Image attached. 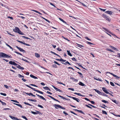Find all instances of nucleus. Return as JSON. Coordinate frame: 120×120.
Listing matches in <instances>:
<instances>
[{
    "label": "nucleus",
    "mask_w": 120,
    "mask_h": 120,
    "mask_svg": "<svg viewBox=\"0 0 120 120\" xmlns=\"http://www.w3.org/2000/svg\"><path fill=\"white\" fill-rule=\"evenodd\" d=\"M25 86H26L31 88V89L34 90V91H35L37 92H38L39 93H40L42 94H44V93L43 92L41 91H40L39 90H35V88L32 87H31L29 85L26 84V85H25Z\"/></svg>",
    "instance_id": "nucleus-1"
},
{
    "label": "nucleus",
    "mask_w": 120,
    "mask_h": 120,
    "mask_svg": "<svg viewBox=\"0 0 120 120\" xmlns=\"http://www.w3.org/2000/svg\"><path fill=\"white\" fill-rule=\"evenodd\" d=\"M53 106L55 107V108L56 109H58V108H60L64 110H65L66 109L64 107L61 106L60 105H59L55 104L53 105Z\"/></svg>",
    "instance_id": "nucleus-2"
},
{
    "label": "nucleus",
    "mask_w": 120,
    "mask_h": 120,
    "mask_svg": "<svg viewBox=\"0 0 120 120\" xmlns=\"http://www.w3.org/2000/svg\"><path fill=\"white\" fill-rule=\"evenodd\" d=\"M102 17L105 18L106 20L109 21L110 22V19L109 17V16H107V15L104 14L102 15Z\"/></svg>",
    "instance_id": "nucleus-3"
},
{
    "label": "nucleus",
    "mask_w": 120,
    "mask_h": 120,
    "mask_svg": "<svg viewBox=\"0 0 120 120\" xmlns=\"http://www.w3.org/2000/svg\"><path fill=\"white\" fill-rule=\"evenodd\" d=\"M67 96L68 97H69L70 98H72V99H74V100H75L77 102H79V101H80V100L78 98H76L75 97H71L70 96H67Z\"/></svg>",
    "instance_id": "nucleus-4"
},
{
    "label": "nucleus",
    "mask_w": 120,
    "mask_h": 120,
    "mask_svg": "<svg viewBox=\"0 0 120 120\" xmlns=\"http://www.w3.org/2000/svg\"><path fill=\"white\" fill-rule=\"evenodd\" d=\"M67 96L68 97H69L70 98H72V99H74V100H75L77 102H79V101H80V100L78 98H76L75 97H71L70 96H67Z\"/></svg>",
    "instance_id": "nucleus-5"
},
{
    "label": "nucleus",
    "mask_w": 120,
    "mask_h": 120,
    "mask_svg": "<svg viewBox=\"0 0 120 120\" xmlns=\"http://www.w3.org/2000/svg\"><path fill=\"white\" fill-rule=\"evenodd\" d=\"M19 30V29L17 27H15V29H13V31L16 33H18Z\"/></svg>",
    "instance_id": "nucleus-6"
},
{
    "label": "nucleus",
    "mask_w": 120,
    "mask_h": 120,
    "mask_svg": "<svg viewBox=\"0 0 120 120\" xmlns=\"http://www.w3.org/2000/svg\"><path fill=\"white\" fill-rule=\"evenodd\" d=\"M52 87L56 91H58L60 92H61V93H63V92L61 90H60L59 89L57 88L55 86H52Z\"/></svg>",
    "instance_id": "nucleus-7"
},
{
    "label": "nucleus",
    "mask_w": 120,
    "mask_h": 120,
    "mask_svg": "<svg viewBox=\"0 0 120 120\" xmlns=\"http://www.w3.org/2000/svg\"><path fill=\"white\" fill-rule=\"evenodd\" d=\"M48 96L50 98H52V99L53 100H54L56 101H57L58 102L60 103V101H58V100L56 99L55 98H53V97H52V96H50V95H48Z\"/></svg>",
    "instance_id": "nucleus-8"
},
{
    "label": "nucleus",
    "mask_w": 120,
    "mask_h": 120,
    "mask_svg": "<svg viewBox=\"0 0 120 120\" xmlns=\"http://www.w3.org/2000/svg\"><path fill=\"white\" fill-rule=\"evenodd\" d=\"M9 63L11 64L14 65L15 66H17L18 64L15 63L14 62L12 61H9Z\"/></svg>",
    "instance_id": "nucleus-9"
},
{
    "label": "nucleus",
    "mask_w": 120,
    "mask_h": 120,
    "mask_svg": "<svg viewBox=\"0 0 120 120\" xmlns=\"http://www.w3.org/2000/svg\"><path fill=\"white\" fill-rule=\"evenodd\" d=\"M113 38L114 39V40L117 41H118L117 40V39H120V38L117 37L115 34H113Z\"/></svg>",
    "instance_id": "nucleus-10"
},
{
    "label": "nucleus",
    "mask_w": 120,
    "mask_h": 120,
    "mask_svg": "<svg viewBox=\"0 0 120 120\" xmlns=\"http://www.w3.org/2000/svg\"><path fill=\"white\" fill-rule=\"evenodd\" d=\"M102 90L103 91L107 94H109V92L106 89L105 87H102Z\"/></svg>",
    "instance_id": "nucleus-11"
},
{
    "label": "nucleus",
    "mask_w": 120,
    "mask_h": 120,
    "mask_svg": "<svg viewBox=\"0 0 120 120\" xmlns=\"http://www.w3.org/2000/svg\"><path fill=\"white\" fill-rule=\"evenodd\" d=\"M16 47L20 51L23 52H25V50L22 48L19 47L18 46H16Z\"/></svg>",
    "instance_id": "nucleus-12"
},
{
    "label": "nucleus",
    "mask_w": 120,
    "mask_h": 120,
    "mask_svg": "<svg viewBox=\"0 0 120 120\" xmlns=\"http://www.w3.org/2000/svg\"><path fill=\"white\" fill-rule=\"evenodd\" d=\"M36 95L37 96H38L41 99L44 100H45V101H46V99L45 98L43 97L42 96H41L40 95H39L38 94H36Z\"/></svg>",
    "instance_id": "nucleus-13"
},
{
    "label": "nucleus",
    "mask_w": 120,
    "mask_h": 120,
    "mask_svg": "<svg viewBox=\"0 0 120 120\" xmlns=\"http://www.w3.org/2000/svg\"><path fill=\"white\" fill-rule=\"evenodd\" d=\"M74 110H75V111H76L78 112H80L83 114H85V113L83 112L81 110H78L77 109H74Z\"/></svg>",
    "instance_id": "nucleus-14"
},
{
    "label": "nucleus",
    "mask_w": 120,
    "mask_h": 120,
    "mask_svg": "<svg viewBox=\"0 0 120 120\" xmlns=\"http://www.w3.org/2000/svg\"><path fill=\"white\" fill-rule=\"evenodd\" d=\"M5 58H12V57L11 55L9 56L4 53V57Z\"/></svg>",
    "instance_id": "nucleus-15"
},
{
    "label": "nucleus",
    "mask_w": 120,
    "mask_h": 120,
    "mask_svg": "<svg viewBox=\"0 0 120 120\" xmlns=\"http://www.w3.org/2000/svg\"><path fill=\"white\" fill-rule=\"evenodd\" d=\"M17 65V68H18L19 69L21 70H24V68L23 67H21L18 64V65Z\"/></svg>",
    "instance_id": "nucleus-16"
},
{
    "label": "nucleus",
    "mask_w": 120,
    "mask_h": 120,
    "mask_svg": "<svg viewBox=\"0 0 120 120\" xmlns=\"http://www.w3.org/2000/svg\"><path fill=\"white\" fill-rule=\"evenodd\" d=\"M31 113L33 114H39L40 112L38 111H37L36 112L32 111Z\"/></svg>",
    "instance_id": "nucleus-17"
},
{
    "label": "nucleus",
    "mask_w": 120,
    "mask_h": 120,
    "mask_svg": "<svg viewBox=\"0 0 120 120\" xmlns=\"http://www.w3.org/2000/svg\"><path fill=\"white\" fill-rule=\"evenodd\" d=\"M59 19L62 22H63L65 24H67V25H68L67 22H66L63 19H62L61 18H59Z\"/></svg>",
    "instance_id": "nucleus-18"
},
{
    "label": "nucleus",
    "mask_w": 120,
    "mask_h": 120,
    "mask_svg": "<svg viewBox=\"0 0 120 120\" xmlns=\"http://www.w3.org/2000/svg\"><path fill=\"white\" fill-rule=\"evenodd\" d=\"M94 90L98 94L100 95H101L102 92H100L99 91L96 89H94Z\"/></svg>",
    "instance_id": "nucleus-19"
},
{
    "label": "nucleus",
    "mask_w": 120,
    "mask_h": 120,
    "mask_svg": "<svg viewBox=\"0 0 120 120\" xmlns=\"http://www.w3.org/2000/svg\"><path fill=\"white\" fill-rule=\"evenodd\" d=\"M56 60L58 61H59L63 62H65L66 61V60H63L61 58L60 59H56Z\"/></svg>",
    "instance_id": "nucleus-20"
},
{
    "label": "nucleus",
    "mask_w": 120,
    "mask_h": 120,
    "mask_svg": "<svg viewBox=\"0 0 120 120\" xmlns=\"http://www.w3.org/2000/svg\"><path fill=\"white\" fill-rule=\"evenodd\" d=\"M70 79L73 81L77 82L78 81V80L77 79L74 78L72 77H71Z\"/></svg>",
    "instance_id": "nucleus-21"
},
{
    "label": "nucleus",
    "mask_w": 120,
    "mask_h": 120,
    "mask_svg": "<svg viewBox=\"0 0 120 120\" xmlns=\"http://www.w3.org/2000/svg\"><path fill=\"white\" fill-rule=\"evenodd\" d=\"M4 53L3 52H0V58L2 57H4Z\"/></svg>",
    "instance_id": "nucleus-22"
},
{
    "label": "nucleus",
    "mask_w": 120,
    "mask_h": 120,
    "mask_svg": "<svg viewBox=\"0 0 120 120\" xmlns=\"http://www.w3.org/2000/svg\"><path fill=\"white\" fill-rule=\"evenodd\" d=\"M30 76L32 78H33L34 79H38V78L36 76H35L32 75H30Z\"/></svg>",
    "instance_id": "nucleus-23"
},
{
    "label": "nucleus",
    "mask_w": 120,
    "mask_h": 120,
    "mask_svg": "<svg viewBox=\"0 0 120 120\" xmlns=\"http://www.w3.org/2000/svg\"><path fill=\"white\" fill-rule=\"evenodd\" d=\"M62 63L65 65H66V64H67L69 65H71V64L68 61H67L65 63Z\"/></svg>",
    "instance_id": "nucleus-24"
},
{
    "label": "nucleus",
    "mask_w": 120,
    "mask_h": 120,
    "mask_svg": "<svg viewBox=\"0 0 120 120\" xmlns=\"http://www.w3.org/2000/svg\"><path fill=\"white\" fill-rule=\"evenodd\" d=\"M78 84L82 86H85V84L81 82H79Z\"/></svg>",
    "instance_id": "nucleus-25"
},
{
    "label": "nucleus",
    "mask_w": 120,
    "mask_h": 120,
    "mask_svg": "<svg viewBox=\"0 0 120 120\" xmlns=\"http://www.w3.org/2000/svg\"><path fill=\"white\" fill-rule=\"evenodd\" d=\"M67 52L68 53V54L70 56H72V55L70 52V51L67 50Z\"/></svg>",
    "instance_id": "nucleus-26"
},
{
    "label": "nucleus",
    "mask_w": 120,
    "mask_h": 120,
    "mask_svg": "<svg viewBox=\"0 0 120 120\" xmlns=\"http://www.w3.org/2000/svg\"><path fill=\"white\" fill-rule=\"evenodd\" d=\"M28 100L29 101H31L34 102H36L37 101L35 99H28Z\"/></svg>",
    "instance_id": "nucleus-27"
},
{
    "label": "nucleus",
    "mask_w": 120,
    "mask_h": 120,
    "mask_svg": "<svg viewBox=\"0 0 120 120\" xmlns=\"http://www.w3.org/2000/svg\"><path fill=\"white\" fill-rule=\"evenodd\" d=\"M43 88L45 90H48L49 91H50V89L48 87L46 86L45 87H43Z\"/></svg>",
    "instance_id": "nucleus-28"
},
{
    "label": "nucleus",
    "mask_w": 120,
    "mask_h": 120,
    "mask_svg": "<svg viewBox=\"0 0 120 120\" xmlns=\"http://www.w3.org/2000/svg\"><path fill=\"white\" fill-rule=\"evenodd\" d=\"M58 96L59 97L61 98L62 99H65L66 100H67V99L66 98H65L63 97L62 96L60 95H58Z\"/></svg>",
    "instance_id": "nucleus-29"
},
{
    "label": "nucleus",
    "mask_w": 120,
    "mask_h": 120,
    "mask_svg": "<svg viewBox=\"0 0 120 120\" xmlns=\"http://www.w3.org/2000/svg\"><path fill=\"white\" fill-rule=\"evenodd\" d=\"M51 52L52 53L54 54L55 55H56L58 57H60V56L59 55H58L57 54H56V53H55V52H54L53 51H51Z\"/></svg>",
    "instance_id": "nucleus-30"
},
{
    "label": "nucleus",
    "mask_w": 120,
    "mask_h": 120,
    "mask_svg": "<svg viewBox=\"0 0 120 120\" xmlns=\"http://www.w3.org/2000/svg\"><path fill=\"white\" fill-rule=\"evenodd\" d=\"M41 17L43 19L45 20L46 21L48 22L49 23H50V21H49V20H48V19H45V18L43 17Z\"/></svg>",
    "instance_id": "nucleus-31"
},
{
    "label": "nucleus",
    "mask_w": 120,
    "mask_h": 120,
    "mask_svg": "<svg viewBox=\"0 0 120 120\" xmlns=\"http://www.w3.org/2000/svg\"><path fill=\"white\" fill-rule=\"evenodd\" d=\"M113 76L116 78V79H118L120 78L117 75L113 74Z\"/></svg>",
    "instance_id": "nucleus-32"
},
{
    "label": "nucleus",
    "mask_w": 120,
    "mask_h": 120,
    "mask_svg": "<svg viewBox=\"0 0 120 120\" xmlns=\"http://www.w3.org/2000/svg\"><path fill=\"white\" fill-rule=\"evenodd\" d=\"M113 50H115L117 52L118 51V49L117 48L115 47H113Z\"/></svg>",
    "instance_id": "nucleus-33"
},
{
    "label": "nucleus",
    "mask_w": 120,
    "mask_h": 120,
    "mask_svg": "<svg viewBox=\"0 0 120 120\" xmlns=\"http://www.w3.org/2000/svg\"><path fill=\"white\" fill-rule=\"evenodd\" d=\"M105 12L107 14H112V12L109 11H106Z\"/></svg>",
    "instance_id": "nucleus-34"
},
{
    "label": "nucleus",
    "mask_w": 120,
    "mask_h": 120,
    "mask_svg": "<svg viewBox=\"0 0 120 120\" xmlns=\"http://www.w3.org/2000/svg\"><path fill=\"white\" fill-rule=\"evenodd\" d=\"M35 56L37 57H38L40 56L37 53H35Z\"/></svg>",
    "instance_id": "nucleus-35"
},
{
    "label": "nucleus",
    "mask_w": 120,
    "mask_h": 120,
    "mask_svg": "<svg viewBox=\"0 0 120 120\" xmlns=\"http://www.w3.org/2000/svg\"><path fill=\"white\" fill-rule=\"evenodd\" d=\"M62 37L63 38H64V39H65V40L67 41H68V42H69L70 41V40L68 39H67V38H66L64 37V36H62Z\"/></svg>",
    "instance_id": "nucleus-36"
},
{
    "label": "nucleus",
    "mask_w": 120,
    "mask_h": 120,
    "mask_svg": "<svg viewBox=\"0 0 120 120\" xmlns=\"http://www.w3.org/2000/svg\"><path fill=\"white\" fill-rule=\"evenodd\" d=\"M14 104L17 105V106H19L21 108H22V107L21 105L20 104H18L15 103H14Z\"/></svg>",
    "instance_id": "nucleus-37"
},
{
    "label": "nucleus",
    "mask_w": 120,
    "mask_h": 120,
    "mask_svg": "<svg viewBox=\"0 0 120 120\" xmlns=\"http://www.w3.org/2000/svg\"><path fill=\"white\" fill-rule=\"evenodd\" d=\"M105 96L107 97V95L104 93H102L101 95Z\"/></svg>",
    "instance_id": "nucleus-38"
},
{
    "label": "nucleus",
    "mask_w": 120,
    "mask_h": 120,
    "mask_svg": "<svg viewBox=\"0 0 120 120\" xmlns=\"http://www.w3.org/2000/svg\"><path fill=\"white\" fill-rule=\"evenodd\" d=\"M24 104H25L26 105H29L30 106H32V105H31L29 103H28L26 102H24Z\"/></svg>",
    "instance_id": "nucleus-39"
},
{
    "label": "nucleus",
    "mask_w": 120,
    "mask_h": 120,
    "mask_svg": "<svg viewBox=\"0 0 120 120\" xmlns=\"http://www.w3.org/2000/svg\"><path fill=\"white\" fill-rule=\"evenodd\" d=\"M77 73L80 75V76L81 77V78L83 77L82 74L81 73L79 72H78Z\"/></svg>",
    "instance_id": "nucleus-40"
},
{
    "label": "nucleus",
    "mask_w": 120,
    "mask_h": 120,
    "mask_svg": "<svg viewBox=\"0 0 120 120\" xmlns=\"http://www.w3.org/2000/svg\"><path fill=\"white\" fill-rule=\"evenodd\" d=\"M21 117L25 119L26 120H28V119L26 118V117L24 116H22Z\"/></svg>",
    "instance_id": "nucleus-41"
},
{
    "label": "nucleus",
    "mask_w": 120,
    "mask_h": 120,
    "mask_svg": "<svg viewBox=\"0 0 120 120\" xmlns=\"http://www.w3.org/2000/svg\"><path fill=\"white\" fill-rule=\"evenodd\" d=\"M52 67L56 68H57V65L55 64H53L52 65Z\"/></svg>",
    "instance_id": "nucleus-42"
},
{
    "label": "nucleus",
    "mask_w": 120,
    "mask_h": 120,
    "mask_svg": "<svg viewBox=\"0 0 120 120\" xmlns=\"http://www.w3.org/2000/svg\"><path fill=\"white\" fill-rule=\"evenodd\" d=\"M22 38H25V39H30V38H28V37H26L25 36H22Z\"/></svg>",
    "instance_id": "nucleus-43"
},
{
    "label": "nucleus",
    "mask_w": 120,
    "mask_h": 120,
    "mask_svg": "<svg viewBox=\"0 0 120 120\" xmlns=\"http://www.w3.org/2000/svg\"><path fill=\"white\" fill-rule=\"evenodd\" d=\"M15 52V53H17V54H19V55H20L21 56H22V54H21V53H19V52H17V51H15V52Z\"/></svg>",
    "instance_id": "nucleus-44"
},
{
    "label": "nucleus",
    "mask_w": 120,
    "mask_h": 120,
    "mask_svg": "<svg viewBox=\"0 0 120 120\" xmlns=\"http://www.w3.org/2000/svg\"><path fill=\"white\" fill-rule=\"evenodd\" d=\"M11 101H13L14 102H15V103H19V102H18L17 101L15 100H11Z\"/></svg>",
    "instance_id": "nucleus-45"
},
{
    "label": "nucleus",
    "mask_w": 120,
    "mask_h": 120,
    "mask_svg": "<svg viewBox=\"0 0 120 120\" xmlns=\"http://www.w3.org/2000/svg\"><path fill=\"white\" fill-rule=\"evenodd\" d=\"M25 94L27 95H28L29 96H30L31 95V96L32 93H26L25 92Z\"/></svg>",
    "instance_id": "nucleus-46"
},
{
    "label": "nucleus",
    "mask_w": 120,
    "mask_h": 120,
    "mask_svg": "<svg viewBox=\"0 0 120 120\" xmlns=\"http://www.w3.org/2000/svg\"><path fill=\"white\" fill-rule=\"evenodd\" d=\"M113 102L116 104H118L119 103V102L118 101L115 100H113Z\"/></svg>",
    "instance_id": "nucleus-47"
},
{
    "label": "nucleus",
    "mask_w": 120,
    "mask_h": 120,
    "mask_svg": "<svg viewBox=\"0 0 120 120\" xmlns=\"http://www.w3.org/2000/svg\"><path fill=\"white\" fill-rule=\"evenodd\" d=\"M93 115H94L96 117H97L98 118H100L99 117V116H98L96 115V114H93Z\"/></svg>",
    "instance_id": "nucleus-48"
},
{
    "label": "nucleus",
    "mask_w": 120,
    "mask_h": 120,
    "mask_svg": "<svg viewBox=\"0 0 120 120\" xmlns=\"http://www.w3.org/2000/svg\"><path fill=\"white\" fill-rule=\"evenodd\" d=\"M102 113L104 114H105L106 115L107 114V113L104 110H102Z\"/></svg>",
    "instance_id": "nucleus-49"
},
{
    "label": "nucleus",
    "mask_w": 120,
    "mask_h": 120,
    "mask_svg": "<svg viewBox=\"0 0 120 120\" xmlns=\"http://www.w3.org/2000/svg\"><path fill=\"white\" fill-rule=\"evenodd\" d=\"M85 106H86L87 107L90 108V109H92V108L90 106H89L88 105H85Z\"/></svg>",
    "instance_id": "nucleus-50"
},
{
    "label": "nucleus",
    "mask_w": 120,
    "mask_h": 120,
    "mask_svg": "<svg viewBox=\"0 0 120 120\" xmlns=\"http://www.w3.org/2000/svg\"><path fill=\"white\" fill-rule=\"evenodd\" d=\"M114 9L115 10V11L113 10L114 9H113V11H116V12H117V11H119L120 12V10H118V9H115V8H114Z\"/></svg>",
    "instance_id": "nucleus-51"
},
{
    "label": "nucleus",
    "mask_w": 120,
    "mask_h": 120,
    "mask_svg": "<svg viewBox=\"0 0 120 120\" xmlns=\"http://www.w3.org/2000/svg\"><path fill=\"white\" fill-rule=\"evenodd\" d=\"M22 60H23V61H25L28 63H29V62L28 61V60H26V59H24L23 58H22Z\"/></svg>",
    "instance_id": "nucleus-52"
},
{
    "label": "nucleus",
    "mask_w": 120,
    "mask_h": 120,
    "mask_svg": "<svg viewBox=\"0 0 120 120\" xmlns=\"http://www.w3.org/2000/svg\"><path fill=\"white\" fill-rule=\"evenodd\" d=\"M30 85H31L32 86H34L35 87H38V86L36 85L33 84H30Z\"/></svg>",
    "instance_id": "nucleus-53"
},
{
    "label": "nucleus",
    "mask_w": 120,
    "mask_h": 120,
    "mask_svg": "<svg viewBox=\"0 0 120 120\" xmlns=\"http://www.w3.org/2000/svg\"><path fill=\"white\" fill-rule=\"evenodd\" d=\"M101 101L102 102H104V103H108V102L107 101H106L105 100H102Z\"/></svg>",
    "instance_id": "nucleus-54"
},
{
    "label": "nucleus",
    "mask_w": 120,
    "mask_h": 120,
    "mask_svg": "<svg viewBox=\"0 0 120 120\" xmlns=\"http://www.w3.org/2000/svg\"><path fill=\"white\" fill-rule=\"evenodd\" d=\"M78 2H79V3H80L82 4V5L83 6H84V7H85V6H86V5L85 4H84V3H82V2H80L79 1H78Z\"/></svg>",
    "instance_id": "nucleus-55"
},
{
    "label": "nucleus",
    "mask_w": 120,
    "mask_h": 120,
    "mask_svg": "<svg viewBox=\"0 0 120 120\" xmlns=\"http://www.w3.org/2000/svg\"><path fill=\"white\" fill-rule=\"evenodd\" d=\"M72 59V60L75 61H77V60H76L75 58V57H73Z\"/></svg>",
    "instance_id": "nucleus-56"
},
{
    "label": "nucleus",
    "mask_w": 120,
    "mask_h": 120,
    "mask_svg": "<svg viewBox=\"0 0 120 120\" xmlns=\"http://www.w3.org/2000/svg\"><path fill=\"white\" fill-rule=\"evenodd\" d=\"M19 32H18V33H19V34L21 35L23 34H22V33L21 32V31L20 30L19 31Z\"/></svg>",
    "instance_id": "nucleus-57"
},
{
    "label": "nucleus",
    "mask_w": 120,
    "mask_h": 120,
    "mask_svg": "<svg viewBox=\"0 0 120 120\" xmlns=\"http://www.w3.org/2000/svg\"><path fill=\"white\" fill-rule=\"evenodd\" d=\"M0 94L1 95H3L4 96H6V94L5 93H0Z\"/></svg>",
    "instance_id": "nucleus-58"
},
{
    "label": "nucleus",
    "mask_w": 120,
    "mask_h": 120,
    "mask_svg": "<svg viewBox=\"0 0 120 120\" xmlns=\"http://www.w3.org/2000/svg\"><path fill=\"white\" fill-rule=\"evenodd\" d=\"M88 105H89L91 106V107H93V108H96L97 107H96L95 106H93V105H91L90 104H88Z\"/></svg>",
    "instance_id": "nucleus-59"
},
{
    "label": "nucleus",
    "mask_w": 120,
    "mask_h": 120,
    "mask_svg": "<svg viewBox=\"0 0 120 120\" xmlns=\"http://www.w3.org/2000/svg\"><path fill=\"white\" fill-rule=\"evenodd\" d=\"M1 103H2V105H6V103L5 102H4L2 101H1Z\"/></svg>",
    "instance_id": "nucleus-60"
},
{
    "label": "nucleus",
    "mask_w": 120,
    "mask_h": 120,
    "mask_svg": "<svg viewBox=\"0 0 120 120\" xmlns=\"http://www.w3.org/2000/svg\"><path fill=\"white\" fill-rule=\"evenodd\" d=\"M85 38L86 39L88 40L91 41V39H90L89 38H88L87 37H85Z\"/></svg>",
    "instance_id": "nucleus-61"
},
{
    "label": "nucleus",
    "mask_w": 120,
    "mask_h": 120,
    "mask_svg": "<svg viewBox=\"0 0 120 120\" xmlns=\"http://www.w3.org/2000/svg\"><path fill=\"white\" fill-rule=\"evenodd\" d=\"M54 63H55L56 64L58 65H60V64H59V63H58L57 62L55 61H54Z\"/></svg>",
    "instance_id": "nucleus-62"
},
{
    "label": "nucleus",
    "mask_w": 120,
    "mask_h": 120,
    "mask_svg": "<svg viewBox=\"0 0 120 120\" xmlns=\"http://www.w3.org/2000/svg\"><path fill=\"white\" fill-rule=\"evenodd\" d=\"M84 99L85 100H86V101H90V100L87 98H84Z\"/></svg>",
    "instance_id": "nucleus-63"
},
{
    "label": "nucleus",
    "mask_w": 120,
    "mask_h": 120,
    "mask_svg": "<svg viewBox=\"0 0 120 120\" xmlns=\"http://www.w3.org/2000/svg\"><path fill=\"white\" fill-rule=\"evenodd\" d=\"M63 113L66 115H68V114L67 112H66L65 111H64L63 112Z\"/></svg>",
    "instance_id": "nucleus-64"
}]
</instances>
